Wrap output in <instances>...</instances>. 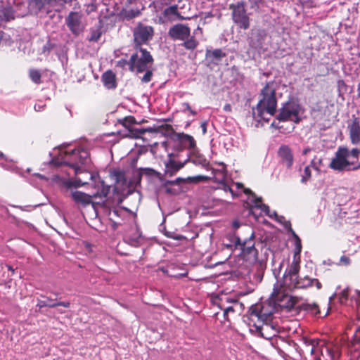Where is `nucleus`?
Listing matches in <instances>:
<instances>
[{
    "label": "nucleus",
    "mask_w": 360,
    "mask_h": 360,
    "mask_svg": "<svg viewBox=\"0 0 360 360\" xmlns=\"http://www.w3.org/2000/svg\"><path fill=\"white\" fill-rule=\"evenodd\" d=\"M51 48V45L50 43H46L44 46H43V53H45L46 51H49L50 49Z\"/></svg>",
    "instance_id": "nucleus-57"
},
{
    "label": "nucleus",
    "mask_w": 360,
    "mask_h": 360,
    "mask_svg": "<svg viewBox=\"0 0 360 360\" xmlns=\"http://www.w3.org/2000/svg\"><path fill=\"white\" fill-rule=\"evenodd\" d=\"M266 33L263 30H252L250 37V46L255 49H261L263 47Z\"/></svg>",
    "instance_id": "nucleus-19"
},
{
    "label": "nucleus",
    "mask_w": 360,
    "mask_h": 360,
    "mask_svg": "<svg viewBox=\"0 0 360 360\" xmlns=\"http://www.w3.org/2000/svg\"><path fill=\"white\" fill-rule=\"evenodd\" d=\"M73 0H34V4L39 10L49 9L56 5L57 3H70Z\"/></svg>",
    "instance_id": "nucleus-27"
},
{
    "label": "nucleus",
    "mask_w": 360,
    "mask_h": 360,
    "mask_svg": "<svg viewBox=\"0 0 360 360\" xmlns=\"http://www.w3.org/2000/svg\"><path fill=\"white\" fill-rule=\"evenodd\" d=\"M252 326L260 333L261 336L266 340L271 339L278 333L277 325H275L273 322L259 323L255 321L252 322Z\"/></svg>",
    "instance_id": "nucleus-14"
},
{
    "label": "nucleus",
    "mask_w": 360,
    "mask_h": 360,
    "mask_svg": "<svg viewBox=\"0 0 360 360\" xmlns=\"http://www.w3.org/2000/svg\"><path fill=\"white\" fill-rule=\"evenodd\" d=\"M326 352H328V355L330 356V359H332L333 358V355L332 354V351L329 348H326Z\"/></svg>",
    "instance_id": "nucleus-63"
},
{
    "label": "nucleus",
    "mask_w": 360,
    "mask_h": 360,
    "mask_svg": "<svg viewBox=\"0 0 360 360\" xmlns=\"http://www.w3.org/2000/svg\"><path fill=\"white\" fill-rule=\"evenodd\" d=\"M92 207L96 217H107L112 223L114 229L128 216L129 210L115 206L109 199L103 202H93Z\"/></svg>",
    "instance_id": "nucleus-3"
},
{
    "label": "nucleus",
    "mask_w": 360,
    "mask_h": 360,
    "mask_svg": "<svg viewBox=\"0 0 360 360\" xmlns=\"http://www.w3.org/2000/svg\"><path fill=\"white\" fill-rule=\"evenodd\" d=\"M43 105H40V104H35L34 105V110L36 111H41L42 109H43Z\"/></svg>",
    "instance_id": "nucleus-61"
},
{
    "label": "nucleus",
    "mask_w": 360,
    "mask_h": 360,
    "mask_svg": "<svg viewBox=\"0 0 360 360\" xmlns=\"http://www.w3.org/2000/svg\"><path fill=\"white\" fill-rule=\"evenodd\" d=\"M168 34L172 39L181 41V45L186 50L193 51L198 46V41L191 35V29L187 25L176 24L169 28Z\"/></svg>",
    "instance_id": "nucleus-7"
},
{
    "label": "nucleus",
    "mask_w": 360,
    "mask_h": 360,
    "mask_svg": "<svg viewBox=\"0 0 360 360\" xmlns=\"http://www.w3.org/2000/svg\"><path fill=\"white\" fill-rule=\"evenodd\" d=\"M306 309L314 314H318L319 313V307L316 304H308L306 307Z\"/></svg>",
    "instance_id": "nucleus-43"
},
{
    "label": "nucleus",
    "mask_w": 360,
    "mask_h": 360,
    "mask_svg": "<svg viewBox=\"0 0 360 360\" xmlns=\"http://www.w3.org/2000/svg\"><path fill=\"white\" fill-rule=\"evenodd\" d=\"M223 188H224L225 192H228L229 191V192H230L232 194L233 196L235 195L233 189L229 185L224 184L223 185Z\"/></svg>",
    "instance_id": "nucleus-54"
},
{
    "label": "nucleus",
    "mask_w": 360,
    "mask_h": 360,
    "mask_svg": "<svg viewBox=\"0 0 360 360\" xmlns=\"http://www.w3.org/2000/svg\"><path fill=\"white\" fill-rule=\"evenodd\" d=\"M300 271V264L299 262L295 259L294 257V260L289 266V267L286 269L284 274V281L286 284L291 283L292 281H295L297 278L298 273Z\"/></svg>",
    "instance_id": "nucleus-21"
},
{
    "label": "nucleus",
    "mask_w": 360,
    "mask_h": 360,
    "mask_svg": "<svg viewBox=\"0 0 360 360\" xmlns=\"http://www.w3.org/2000/svg\"><path fill=\"white\" fill-rule=\"evenodd\" d=\"M213 15L211 13H206L204 15V18L201 19V20H202V23L203 24H205L207 22V18H212Z\"/></svg>",
    "instance_id": "nucleus-56"
},
{
    "label": "nucleus",
    "mask_w": 360,
    "mask_h": 360,
    "mask_svg": "<svg viewBox=\"0 0 360 360\" xmlns=\"http://www.w3.org/2000/svg\"><path fill=\"white\" fill-rule=\"evenodd\" d=\"M14 19V11L10 5L0 3V26L3 22Z\"/></svg>",
    "instance_id": "nucleus-25"
},
{
    "label": "nucleus",
    "mask_w": 360,
    "mask_h": 360,
    "mask_svg": "<svg viewBox=\"0 0 360 360\" xmlns=\"http://www.w3.org/2000/svg\"><path fill=\"white\" fill-rule=\"evenodd\" d=\"M135 122V120L133 117H126L123 121V125L125 127H129L131 124Z\"/></svg>",
    "instance_id": "nucleus-48"
},
{
    "label": "nucleus",
    "mask_w": 360,
    "mask_h": 360,
    "mask_svg": "<svg viewBox=\"0 0 360 360\" xmlns=\"http://www.w3.org/2000/svg\"><path fill=\"white\" fill-rule=\"evenodd\" d=\"M176 138L180 146L187 148L189 152L196 148L195 141L193 136L184 133H179L176 134Z\"/></svg>",
    "instance_id": "nucleus-22"
},
{
    "label": "nucleus",
    "mask_w": 360,
    "mask_h": 360,
    "mask_svg": "<svg viewBox=\"0 0 360 360\" xmlns=\"http://www.w3.org/2000/svg\"><path fill=\"white\" fill-rule=\"evenodd\" d=\"M139 13V11L130 10L126 12L124 17L127 20H131L138 16Z\"/></svg>",
    "instance_id": "nucleus-44"
},
{
    "label": "nucleus",
    "mask_w": 360,
    "mask_h": 360,
    "mask_svg": "<svg viewBox=\"0 0 360 360\" xmlns=\"http://www.w3.org/2000/svg\"><path fill=\"white\" fill-rule=\"evenodd\" d=\"M42 297H44L45 299L44 300H38L37 307H38L40 309L45 307H48L50 308L56 307L55 303H56V299H52L50 297H46L45 296H42Z\"/></svg>",
    "instance_id": "nucleus-33"
},
{
    "label": "nucleus",
    "mask_w": 360,
    "mask_h": 360,
    "mask_svg": "<svg viewBox=\"0 0 360 360\" xmlns=\"http://www.w3.org/2000/svg\"><path fill=\"white\" fill-rule=\"evenodd\" d=\"M226 302L232 303L233 305L225 306L224 303L222 302L220 304L219 307L224 311V316L226 320H228V315L229 313H233L236 311V308L239 307V303L236 300H229L226 299Z\"/></svg>",
    "instance_id": "nucleus-30"
},
{
    "label": "nucleus",
    "mask_w": 360,
    "mask_h": 360,
    "mask_svg": "<svg viewBox=\"0 0 360 360\" xmlns=\"http://www.w3.org/2000/svg\"><path fill=\"white\" fill-rule=\"evenodd\" d=\"M86 184H87V182L83 181V179L82 178L78 176L77 178V179L75 181V182L67 181L65 183V185L67 187H71V186L78 187V186L84 185Z\"/></svg>",
    "instance_id": "nucleus-39"
},
{
    "label": "nucleus",
    "mask_w": 360,
    "mask_h": 360,
    "mask_svg": "<svg viewBox=\"0 0 360 360\" xmlns=\"http://www.w3.org/2000/svg\"><path fill=\"white\" fill-rule=\"evenodd\" d=\"M30 77L32 79V81L36 84H39L41 82V73L39 70H30Z\"/></svg>",
    "instance_id": "nucleus-37"
},
{
    "label": "nucleus",
    "mask_w": 360,
    "mask_h": 360,
    "mask_svg": "<svg viewBox=\"0 0 360 360\" xmlns=\"http://www.w3.org/2000/svg\"><path fill=\"white\" fill-rule=\"evenodd\" d=\"M244 192L250 195L249 199L255 207L259 208L263 212L265 213L271 219H275L278 217V214L274 210H271L269 207L262 202V198H258L256 195L248 188H245Z\"/></svg>",
    "instance_id": "nucleus-13"
},
{
    "label": "nucleus",
    "mask_w": 360,
    "mask_h": 360,
    "mask_svg": "<svg viewBox=\"0 0 360 360\" xmlns=\"http://www.w3.org/2000/svg\"><path fill=\"white\" fill-rule=\"evenodd\" d=\"M313 279V285L314 284L318 290H320L322 287L321 283L319 282V281L316 278H312Z\"/></svg>",
    "instance_id": "nucleus-55"
},
{
    "label": "nucleus",
    "mask_w": 360,
    "mask_h": 360,
    "mask_svg": "<svg viewBox=\"0 0 360 360\" xmlns=\"http://www.w3.org/2000/svg\"><path fill=\"white\" fill-rule=\"evenodd\" d=\"M82 15L79 12H70L65 18V23L75 35H79L83 32L84 25L82 21Z\"/></svg>",
    "instance_id": "nucleus-12"
},
{
    "label": "nucleus",
    "mask_w": 360,
    "mask_h": 360,
    "mask_svg": "<svg viewBox=\"0 0 360 360\" xmlns=\"http://www.w3.org/2000/svg\"><path fill=\"white\" fill-rule=\"evenodd\" d=\"M278 155L283 165L287 168H290L293 164V154L290 148L287 145H282L279 147Z\"/></svg>",
    "instance_id": "nucleus-20"
},
{
    "label": "nucleus",
    "mask_w": 360,
    "mask_h": 360,
    "mask_svg": "<svg viewBox=\"0 0 360 360\" xmlns=\"http://www.w3.org/2000/svg\"><path fill=\"white\" fill-rule=\"evenodd\" d=\"M300 110V105L299 103L294 100H290L281 108L277 119L281 122L290 120L298 122Z\"/></svg>",
    "instance_id": "nucleus-10"
},
{
    "label": "nucleus",
    "mask_w": 360,
    "mask_h": 360,
    "mask_svg": "<svg viewBox=\"0 0 360 360\" xmlns=\"http://www.w3.org/2000/svg\"><path fill=\"white\" fill-rule=\"evenodd\" d=\"M301 182L302 184H307L308 181L311 179V172L310 169V166H306L304 169V171L301 175Z\"/></svg>",
    "instance_id": "nucleus-35"
},
{
    "label": "nucleus",
    "mask_w": 360,
    "mask_h": 360,
    "mask_svg": "<svg viewBox=\"0 0 360 360\" xmlns=\"http://www.w3.org/2000/svg\"><path fill=\"white\" fill-rule=\"evenodd\" d=\"M184 179L182 178H176L174 181L171 182L172 184H179L180 182L183 181Z\"/></svg>",
    "instance_id": "nucleus-60"
},
{
    "label": "nucleus",
    "mask_w": 360,
    "mask_h": 360,
    "mask_svg": "<svg viewBox=\"0 0 360 360\" xmlns=\"http://www.w3.org/2000/svg\"><path fill=\"white\" fill-rule=\"evenodd\" d=\"M322 162H323V160L321 158H318L316 156L311 161L309 166L311 167L314 169L319 172L321 170Z\"/></svg>",
    "instance_id": "nucleus-36"
},
{
    "label": "nucleus",
    "mask_w": 360,
    "mask_h": 360,
    "mask_svg": "<svg viewBox=\"0 0 360 360\" xmlns=\"http://www.w3.org/2000/svg\"><path fill=\"white\" fill-rule=\"evenodd\" d=\"M354 345L360 347V325L357 327L354 335Z\"/></svg>",
    "instance_id": "nucleus-42"
},
{
    "label": "nucleus",
    "mask_w": 360,
    "mask_h": 360,
    "mask_svg": "<svg viewBox=\"0 0 360 360\" xmlns=\"http://www.w3.org/2000/svg\"><path fill=\"white\" fill-rule=\"evenodd\" d=\"M350 264V259L347 256H342L340 259V264L348 266Z\"/></svg>",
    "instance_id": "nucleus-49"
},
{
    "label": "nucleus",
    "mask_w": 360,
    "mask_h": 360,
    "mask_svg": "<svg viewBox=\"0 0 360 360\" xmlns=\"http://www.w3.org/2000/svg\"><path fill=\"white\" fill-rule=\"evenodd\" d=\"M289 287L295 288H306L313 285V279L306 276L304 277L298 276L295 281L291 283H288Z\"/></svg>",
    "instance_id": "nucleus-26"
},
{
    "label": "nucleus",
    "mask_w": 360,
    "mask_h": 360,
    "mask_svg": "<svg viewBox=\"0 0 360 360\" xmlns=\"http://www.w3.org/2000/svg\"><path fill=\"white\" fill-rule=\"evenodd\" d=\"M187 162V160H185L184 162L177 161L174 159V157L172 154H169L168 155L167 160L165 162V174L166 176L172 177L174 176L178 171L182 169L186 163Z\"/></svg>",
    "instance_id": "nucleus-16"
},
{
    "label": "nucleus",
    "mask_w": 360,
    "mask_h": 360,
    "mask_svg": "<svg viewBox=\"0 0 360 360\" xmlns=\"http://www.w3.org/2000/svg\"><path fill=\"white\" fill-rule=\"evenodd\" d=\"M275 220H276V221H278V223H280V224H283V226H284V228H285V229H287L288 232H289V227H286V226H285V224H286V223H290V221H286V220H285V217H284L283 216H279V215L278 214V217H276V218H275Z\"/></svg>",
    "instance_id": "nucleus-47"
},
{
    "label": "nucleus",
    "mask_w": 360,
    "mask_h": 360,
    "mask_svg": "<svg viewBox=\"0 0 360 360\" xmlns=\"http://www.w3.org/2000/svg\"><path fill=\"white\" fill-rule=\"evenodd\" d=\"M271 297H274L276 303L277 304L278 310L280 309H290L294 307L295 302L292 297L288 295H280L277 290V288L274 286V291L271 294Z\"/></svg>",
    "instance_id": "nucleus-17"
},
{
    "label": "nucleus",
    "mask_w": 360,
    "mask_h": 360,
    "mask_svg": "<svg viewBox=\"0 0 360 360\" xmlns=\"http://www.w3.org/2000/svg\"><path fill=\"white\" fill-rule=\"evenodd\" d=\"M233 19L240 28L246 30L250 26L249 18L243 5H238L233 8Z\"/></svg>",
    "instance_id": "nucleus-18"
},
{
    "label": "nucleus",
    "mask_w": 360,
    "mask_h": 360,
    "mask_svg": "<svg viewBox=\"0 0 360 360\" xmlns=\"http://www.w3.org/2000/svg\"><path fill=\"white\" fill-rule=\"evenodd\" d=\"M56 307L58 306H62L65 308H68L70 307V302H57L56 301Z\"/></svg>",
    "instance_id": "nucleus-52"
},
{
    "label": "nucleus",
    "mask_w": 360,
    "mask_h": 360,
    "mask_svg": "<svg viewBox=\"0 0 360 360\" xmlns=\"http://www.w3.org/2000/svg\"><path fill=\"white\" fill-rule=\"evenodd\" d=\"M153 63L150 53L142 47H136V53L131 56L130 70L143 72Z\"/></svg>",
    "instance_id": "nucleus-8"
},
{
    "label": "nucleus",
    "mask_w": 360,
    "mask_h": 360,
    "mask_svg": "<svg viewBox=\"0 0 360 360\" xmlns=\"http://www.w3.org/2000/svg\"><path fill=\"white\" fill-rule=\"evenodd\" d=\"M261 96L262 98L259 100L256 108L252 109L253 117L255 120L258 119V121L263 120L268 122L276 112L277 105L274 83H267L262 89Z\"/></svg>",
    "instance_id": "nucleus-2"
},
{
    "label": "nucleus",
    "mask_w": 360,
    "mask_h": 360,
    "mask_svg": "<svg viewBox=\"0 0 360 360\" xmlns=\"http://www.w3.org/2000/svg\"><path fill=\"white\" fill-rule=\"evenodd\" d=\"M360 169V163L356 165V162L352 160V165L349 167V171L357 170Z\"/></svg>",
    "instance_id": "nucleus-53"
},
{
    "label": "nucleus",
    "mask_w": 360,
    "mask_h": 360,
    "mask_svg": "<svg viewBox=\"0 0 360 360\" xmlns=\"http://www.w3.org/2000/svg\"><path fill=\"white\" fill-rule=\"evenodd\" d=\"M201 128H202V133L205 134L207 132V124H206V122H202L201 124Z\"/></svg>",
    "instance_id": "nucleus-58"
},
{
    "label": "nucleus",
    "mask_w": 360,
    "mask_h": 360,
    "mask_svg": "<svg viewBox=\"0 0 360 360\" xmlns=\"http://www.w3.org/2000/svg\"><path fill=\"white\" fill-rule=\"evenodd\" d=\"M277 304L276 303L274 297L271 300L261 302L255 305H252L249 310V315L248 319L250 320L249 324L251 322H258L259 323L264 322H272V316L278 311Z\"/></svg>",
    "instance_id": "nucleus-5"
},
{
    "label": "nucleus",
    "mask_w": 360,
    "mask_h": 360,
    "mask_svg": "<svg viewBox=\"0 0 360 360\" xmlns=\"http://www.w3.org/2000/svg\"><path fill=\"white\" fill-rule=\"evenodd\" d=\"M101 37V32H94L91 37L89 38V40L91 41H97Z\"/></svg>",
    "instance_id": "nucleus-50"
},
{
    "label": "nucleus",
    "mask_w": 360,
    "mask_h": 360,
    "mask_svg": "<svg viewBox=\"0 0 360 360\" xmlns=\"http://www.w3.org/2000/svg\"><path fill=\"white\" fill-rule=\"evenodd\" d=\"M249 237L241 238L240 236L233 234L230 236V240L233 243L236 248L241 250L244 256L251 255L254 257L257 255V250L255 248L254 233L248 229Z\"/></svg>",
    "instance_id": "nucleus-9"
},
{
    "label": "nucleus",
    "mask_w": 360,
    "mask_h": 360,
    "mask_svg": "<svg viewBox=\"0 0 360 360\" xmlns=\"http://www.w3.org/2000/svg\"><path fill=\"white\" fill-rule=\"evenodd\" d=\"M71 196L76 203H80L83 205H86L91 203V197L81 191H73Z\"/></svg>",
    "instance_id": "nucleus-28"
},
{
    "label": "nucleus",
    "mask_w": 360,
    "mask_h": 360,
    "mask_svg": "<svg viewBox=\"0 0 360 360\" xmlns=\"http://www.w3.org/2000/svg\"><path fill=\"white\" fill-rule=\"evenodd\" d=\"M13 41L10 35L7 33L0 31V46H10Z\"/></svg>",
    "instance_id": "nucleus-34"
},
{
    "label": "nucleus",
    "mask_w": 360,
    "mask_h": 360,
    "mask_svg": "<svg viewBox=\"0 0 360 360\" xmlns=\"http://www.w3.org/2000/svg\"><path fill=\"white\" fill-rule=\"evenodd\" d=\"M286 227H289V232L292 237L295 239V250L294 252V257L296 258L297 256H300L301 250H302V244H301V240L298 237V236L295 233V232L293 231V229L291 228L290 223H286L285 224Z\"/></svg>",
    "instance_id": "nucleus-31"
},
{
    "label": "nucleus",
    "mask_w": 360,
    "mask_h": 360,
    "mask_svg": "<svg viewBox=\"0 0 360 360\" xmlns=\"http://www.w3.org/2000/svg\"><path fill=\"white\" fill-rule=\"evenodd\" d=\"M360 155V149L354 148L349 150L347 147L340 146L335 153V155L332 158L329 168L336 172L349 171V167L352 165L351 158L358 160Z\"/></svg>",
    "instance_id": "nucleus-6"
},
{
    "label": "nucleus",
    "mask_w": 360,
    "mask_h": 360,
    "mask_svg": "<svg viewBox=\"0 0 360 360\" xmlns=\"http://www.w3.org/2000/svg\"><path fill=\"white\" fill-rule=\"evenodd\" d=\"M165 235H166L167 237H169V238H172L175 239V240H181V239L183 238V236H181V235L174 234V233H170V232H167V233H165Z\"/></svg>",
    "instance_id": "nucleus-51"
},
{
    "label": "nucleus",
    "mask_w": 360,
    "mask_h": 360,
    "mask_svg": "<svg viewBox=\"0 0 360 360\" xmlns=\"http://www.w3.org/2000/svg\"><path fill=\"white\" fill-rule=\"evenodd\" d=\"M210 56H212L214 58L219 60L224 56V53L221 49H215L211 52Z\"/></svg>",
    "instance_id": "nucleus-45"
},
{
    "label": "nucleus",
    "mask_w": 360,
    "mask_h": 360,
    "mask_svg": "<svg viewBox=\"0 0 360 360\" xmlns=\"http://www.w3.org/2000/svg\"><path fill=\"white\" fill-rule=\"evenodd\" d=\"M60 158H57L51 160V163L55 166L63 165L68 166L75 175L85 174L88 178L95 183L97 179L101 186V193L103 196H106L110 190V186L105 185L104 181L100 179L96 173H89L86 172L91 160L88 150L85 149H73L70 151H61ZM99 187V185H98Z\"/></svg>",
    "instance_id": "nucleus-1"
},
{
    "label": "nucleus",
    "mask_w": 360,
    "mask_h": 360,
    "mask_svg": "<svg viewBox=\"0 0 360 360\" xmlns=\"http://www.w3.org/2000/svg\"><path fill=\"white\" fill-rule=\"evenodd\" d=\"M232 226H233V228H234L235 229H237L238 228H239L240 224H239V222L236 221L233 222Z\"/></svg>",
    "instance_id": "nucleus-62"
},
{
    "label": "nucleus",
    "mask_w": 360,
    "mask_h": 360,
    "mask_svg": "<svg viewBox=\"0 0 360 360\" xmlns=\"http://www.w3.org/2000/svg\"><path fill=\"white\" fill-rule=\"evenodd\" d=\"M310 151H311V148H309V147H307V148H305L302 150V155H307Z\"/></svg>",
    "instance_id": "nucleus-59"
},
{
    "label": "nucleus",
    "mask_w": 360,
    "mask_h": 360,
    "mask_svg": "<svg viewBox=\"0 0 360 360\" xmlns=\"http://www.w3.org/2000/svg\"><path fill=\"white\" fill-rule=\"evenodd\" d=\"M188 157L187 161H190L196 165H200L202 167L207 168L209 166V162L201 154H200L197 148L187 153Z\"/></svg>",
    "instance_id": "nucleus-23"
},
{
    "label": "nucleus",
    "mask_w": 360,
    "mask_h": 360,
    "mask_svg": "<svg viewBox=\"0 0 360 360\" xmlns=\"http://www.w3.org/2000/svg\"><path fill=\"white\" fill-rule=\"evenodd\" d=\"M144 72H146V73L142 77L141 82H143V83H148L152 79L153 71L151 70H150V66H149L148 68V69L146 70H145Z\"/></svg>",
    "instance_id": "nucleus-41"
},
{
    "label": "nucleus",
    "mask_w": 360,
    "mask_h": 360,
    "mask_svg": "<svg viewBox=\"0 0 360 360\" xmlns=\"http://www.w3.org/2000/svg\"><path fill=\"white\" fill-rule=\"evenodd\" d=\"M130 63L131 59L129 60H127L126 59H121L117 62V67L124 69L126 66H129V69L130 70Z\"/></svg>",
    "instance_id": "nucleus-46"
},
{
    "label": "nucleus",
    "mask_w": 360,
    "mask_h": 360,
    "mask_svg": "<svg viewBox=\"0 0 360 360\" xmlns=\"http://www.w3.org/2000/svg\"><path fill=\"white\" fill-rule=\"evenodd\" d=\"M141 237V233L139 231H136L135 236L131 238H129L127 240L129 243L131 245L136 246L139 243L140 238Z\"/></svg>",
    "instance_id": "nucleus-40"
},
{
    "label": "nucleus",
    "mask_w": 360,
    "mask_h": 360,
    "mask_svg": "<svg viewBox=\"0 0 360 360\" xmlns=\"http://www.w3.org/2000/svg\"><path fill=\"white\" fill-rule=\"evenodd\" d=\"M347 130L352 145L360 144V119L354 115L347 124Z\"/></svg>",
    "instance_id": "nucleus-15"
},
{
    "label": "nucleus",
    "mask_w": 360,
    "mask_h": 360,
    "mask_svg": "<svg viewBox=\"0 0 360 360\" xmlns=\"http://www.w3.org/2000/svg\"><path fill=\"white\" fill-rule=\"evenodd\" d=\"M213 179L216 181L222 182L226 176V172L224 164L219 165L217 169L212 168Z\"/></svg>",
    "instance_id": "nucleus-32"
},
{
    "label": "nucleus",
    "mask_w": 360,
    "mask_h": 360,
    "mask_svg": "<svg viewBox=\"0 0 360 360\" xmlns=\"http://www.w3.org/2000/svg\"><path fill=\"white\" fill-rule=\"evenodd\" d=\"M156 172L151 168H140V172L134 175L132 179L128 180L125 174L121 170H114L111 175L113 177L116 188L120 190L123 194L129 195L135 191L137 186L140 184L141 176L143 174L147 176H153Z\"/></svg>",
    "instance_id": "nucleus-4"
},
{
    "label": "nucleus",
    "mask_w": 360,
    "mask_h": 360,
    "mask_svg": "<svg viewBox=\"0 0 360 360\" xmlns=\"http://www.w3.org/2000/svg\"><path fill=\"white\" fill-rule=\"evenodd\" d=\"M153 34L154 30L151 26L139 23L133 32L135 47H141L142 44H147L152 39Z\"/></svg>",
    "instance_id": "nucleus-11"
},
{
    "label": "nucleus",
    "mask_w": 360,
    "mask_h": 360,
    "mask_svg": "<svg viewBox=\"0 0 360 360\" xmlns=\"http://www.w3.org/2000/svg\"><path fill=\"white\" fill-rule=\"evenodd\" d=\"M164 16L167 17L172 15L178 14V7L176 5H173L165 8L163 12Z\"/></svg>",
    "instance_id": "nucleus-38"
},
{
    "label": "nucleus",
    "mask_w": 360,
    "mask_h": 360,
    "mask_svg": "<svg viewBox=\"0 0 360 360\" xmlns=\"http://www.w3.org/2000/svg\"><path fill=\"white\" fill-rule=\"evenodd\" d=\"M0 158L4 160L6 162L8 161V158L5 156V155L0 151Z\"/></svg>",
    "instance_id": "nucleus-64"
},
{
    "label": "nucleus",
    "mask_w": 360,
    "mask_h": 360,
    "mask_svg": "<svg viewBox=\"0 0 360 360\" xmlns=\"http://www.w3.org/2000/svg\"><path fill=\"white\" fill-rule=\"evenodd\" d=\"M349 297H351L352 299H354L356 304L360 307V290H352L349 288H346L338 295V299L341 303L346 302Z\"/></svg>",
    "instance_id": "nucleus-24"
},
{
    "label": "nucleus",
    "mask_w": 360,
    "mask_h": 360,
    "mask_svg": "<svg viewBox=\"0 0 360 360\" xmlns=\"http://www.w3.org/2000/svg\"><path fill=\"white\" fill-rule=\"evenodd\" d=\"M102 82L107 89H113L116 86L115 75L110 71H106L102 75Z\"/></svg>",
    "instance_id": "nucleus-29"
}]
</instances>
